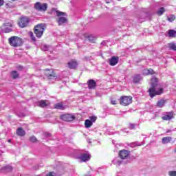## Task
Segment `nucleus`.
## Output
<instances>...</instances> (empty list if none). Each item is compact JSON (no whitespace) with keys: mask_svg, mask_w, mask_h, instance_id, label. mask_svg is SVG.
<instances>
[{"mask_svg":"<svg viewBox=\"0 0 176 176\" xmlns=\"http://www.w3.org/2000/svg\"><path fill=\"white\" fill-rule=\"evenodd\" d=\"M151 87L148 89V94L151 98L163 94V88H160L158 90H156V86H157V84L159 83V78L153 77L151 78Z\"/></svg>","mask_w":176,"mask_h":176,"instance_id":"nucleus-1","label":"nucleus"},{"mask_svg":"<svg viewBox=\"0 0 176 176\" xmlns=\"http://www.w3.org/2000/svg\"><path fill=\"white\" fill-rule=\"evenodd\" d=\"M8 43L12 47H19L23 45V39L17 36H12L8 38Z\"/></svg>","mask_w":176,"mask_h":176,"instance_id":"nucleus-2","label":"nucleus"},{"mask_svg":"<svg viewBox=\"0 0 176 176\" xmlns=\"http://www.w3.org/2000/svg\"><path fill=\"white\" fill-rule=\"evenodd\" d=\"M48 5L47 3H41V2H36L34 5V8L37 12H42L44 13V12H46L47 10Z\"/></svg>","mask_w":176,"mask_h":176,"instance_id":"nucleus-3","label":"nucleus"},{"mask_svg":"<svg viewBox=\"0 0 176 176\" xmlns=\"http://www.w3.org/2000/svg\"><path fill=\"white\" fill-rule=\"evenodd\" d=\"M34 34L37 38H42L43 32H45V25L43 24H38L34 28Z\"/></svg>","mask_w":176,"mask_h":176,"instance_id":"nucleus-4","label":"nucleus"},{"mask_svg":"<svg viewBox=\"0 0 176 176\" xmlns=\"http://www.w3.org/2000/svg\"><path fill=\"white\" fill-rule=\"evenodd\" d=\"M131 102H133V98L131 96H121L120 98V104L124 107L130 105Z\"/></svg>","mask_w":176,"mask_h":176,"instance_id":"nucleus-5","label":"nucleus"},{"mask_svg":"<svg viewBox=\"0 0 176 176\" xmlns=\"http://www.w3.org/2000/svg\"><path fill=\"white\" fill-rule=\"evenodd\" d=\"M45 76L49 80H52V79H57V74L55 73L54 70L46 69H45Z\"/></svg>","mask_w":176,"mask_h":176,"instance_id":"nucleus-6","label":"nucleus"},{"mask_svg":"<svg viewBox=\"0 0 176 176\" xmlns=\"http://www.w3.org/2000/svg\"><path fill=\"white\" fill-rule=\"evenodd\" d=\"M30 19L28 16H21L19 19L18 25L21 28H25L28 25Z\"/></svg>","mask_w":176,"mask_h":176,"instance_id":"nucleus-7","label":"nucleus"},{"mask_svg":"<svg viewBox=\"0 0 176 176\" xmlns=\"http://www.w3.org/2000/svg\"><path fill=\"white\" fill-rule=\"evenodd\" d=\"M60 118L61 120H64V122H72L76 119L75 116L72 114H63L60 116Z\"/></svg>","mask_w":176,"mask_h":176,"instance_id":"nucleus-8","label":"nucleus"},{"mask_svg":"<svg viewBox=\"0 0 176 176\" xmlns=\"http://www.w3.org/2000/svg\"><path fill=\"white\" fill-rule=\"evenodd\" d=\"M118 155H119L120 159H122L123 160H124L127 159V157H129V156H130V151H129L127 150L122 149L119 151Z\"/></svg>","mask_w":176,"mask_h":176,"instance_id":"nucleus-9","label":"nucleus"},{"mask_svg":"<svg viewBox=\"0 0 176 176\" xmlns=\"http://www.w3.org/2000/svg\"><path fill=\"white\" fill-rule=\"evenodd\" d=\"M67 66L69 69H76L78 68V61L75 59H72L67 63Z\"/></svg>","mask_w":176,"mask_h":176,"instance_id":"nucleus-10","label":"nucleus"},{"mask_svg":"<svg viewBox=\"0 0 176 176\" xmlns=\"http://www.w3.org/2000/svg\"><path fill=\"white\" fill-rule=\"evenodd\" d=\"M87 85L88 86V89L89 90H94L96 87H97V82H96L93 79H90L87 82Z\"/></svg>","mask_w":176,"mask_h":176,"instance_id":"nucleus-11","label":"nucleus"},{"mask_svg":"<svg viewBox=\"0 0 176 176\" xmlns=\"http://www.w3.org/2000/svg\"><path fill=\"white\" fill-rule=\"evenodd\" d=\"M119 63V57L118 56H112L111 59L109 60V64L111 67H114Z\"/></svg>","mask_w":176,"mask_h":176,"instance_id":"nucleus-12","label":"nucleus"},{"mask_svg":"<svg viewBox=\"0 0 176 176\" xmlns=\"http://www.w3.org/2000/svg\"><path fill=\"white\" fill-rule=\"evenodd\" d=\"M162 120H171L174 119V111H170L168 113V115H165L162 117Z\"/></svg>","mask_w":176,"mask_h":176,"instance_id":"nucleus-13","label":"nucleus"},{"mask_svg":"<svg viewBox=\"0 0 176 176\" xmlns=\"http://www.w3.org/2000/svg\"><path fill=\"white\" fill-rule=\"evenodd\" d=\"M49 105H50V103L46 100L38 101V107H40V108H45V107H49Z\"/></svg>","mask_w":176,"mask_h":176,"instance_id":"nucleus-14","label":"nucleus"},{"mask_svg":"<svg viewBox=\"0 0 176 176\" xmlns=\"http://www.w3.org/2000/svg\"><path fill=\"white\" fill-rule=\"evenodd\" d=\"M80 159L82 162H89L90 160V155L89 153H83L80 157Z\"/></svg>","mask_w":176,"mask_h":176,"instance_id":"nucleus-15","label":"nucleus"},{"mask_svg":"<svg viewBox=\"0 0 176 176\" xmlns=\"http://www.w3.org/2000/svg\"><path fill=\"white\" fill-rule=\"evenodd\" d=\"M16 135L19 137H24V135H25V131L21 127L18 128L16 129Z\"/></svg>","mask_w":176,"mask_h":176,"instance_id":"nucleus-16","label":"nucleus"},{"mask_svg":"<svg viewBox=\"0 0 176 176\" xmlns=\"http://www.w3.org/2000/svg\"><path fill=\"white\" fill-rule=\"evenodd\" d=\"M54 108L55 109H60V110H64V104L63 102H58L54 104Z\"/></svg>","mask_w":176,"mask_h":176,"instance_id":"nucleus-17","label":"nucleus"},{"mask_svg":"<svg viewBox=\"0 0 176 176\" xmlns=\"http://www.w3.org/2000/svg\"><path fill=\"white\" fill-rule=\"evenodd\" d=\"M10 75H11V77L12 78V79H17L20 76V75L16 70L12 71L10 72Z\"/></svg>","mask_w":176,"mask_h":176,"instance_id":"nucleus-18","label":"nucleus"},{"mask_svg":"<svg viewBox=\"0 0 176 176\" xmlns=\"http://www.w3.org/2000/svg\"><path fill=\"white\" fill-rule=\"evenodd\" d=\"M167 102V100H160L157 102V105L158 108H163L164 107V104Z\"/></svg>","mask_w":176,"mask_h":176,"instance_id":"nucleus-19","label":"nucleus"},{"mask_svg":"<svg viewBox=\"0 0 176 176\" xmlns=\"http://www.w3.org/2000/svg\"><path fill=\"white\" fill-rule=\"evenodd\" d=\"M143 74L144 75H153L155 72L152 69H145Z\"/></svg>","mask_w":176,"mask_h":176,"instance_id":"nucleus-20","label":"nucleus"},{"mask_svg":"<svg viewBox=\"0 0 176 176\" xmlns=\"http://www.w3.org/2000/svg\"><path fill=\"white\" fill-rule=\"evenodd\" d=\"M168 35L170 38H175L176 36V30H169L168 32Z\"/></svg>","mask_w":176,"mask_h":176,"instance_id":"nucleus-21","label":"nucleus"},{"mask_svg":"<svg viewBox=\"0 0 176 176\" xmlns=\"http://www.w3.org/2000/svg\"><path fill=\"white\" fill-rule=\"evenodd\" d=\"M57 23L58 25H61V24H64V23H67V18L60 17L57 20Z\"/></svg>","mask_w":176,"mask_h":176,"instance_id":"nucleus-22","label":"nucleus"},{"mask_svg":"<svg viewBox=\"0 0 176 176\" xmlns=\"http://www.w3.org/2000/svg\"><path fill=\"white\" fill-rule=\"evenodd\" d=\"M93 126V122H91L90 120H86L85 121V126L87 128V129H90V127H91Z\"/></svg>","mask_w":176,"mask_h":176,"instance_id":"nucleus-23","label":"nucleus"},{"mask_svg":"<svg viewBox=\"0 0 176 176\" xmlns=\"http://www.w3.org/2000/svg\"><path fill=\"white\" fill-rule=\"evenodd\" d=\"M173 140L171 137H165L162 138V144H168Z\"/></svg>","mask_w":176,"mask_h":176,"instance_id":"nucleus-24","label":"nucleus"},{"mask_svg":"<svg viewBox=\"0 0 176 176\" xmlns=\"http://www.w3.org/2000/svg\"><path fill=\"white\" fill-rule=\"evenodd\" d=\"M6 6L7 9H10L12 8H14L15 4L12 3V1H9L6 3Z\"/></svg>","mask_w":176,"mask_h":176,"instance_id":"nucleus-25","label":"nucleus"},{"mask_svg":"<svg viewBox=\"0 0 176 176\" xmlns=\"http://www.w3.org/2000/svg\"><path fill=\"white\" fill-rule=\"evenodd\" d=\"M141 80V76L140 74H136L133 76V82L138 83Z\"/></svg>","mask_w":176,"mask_h":176,"instance_id":"nucleus-26","label":"nucleus"},{"mask_svg":"<svg viewBox=\"0 0 176 176\" xmlns=\"http://www.w3.org/2000/svg\"><path fill=\"white\" fill-rule=\"evenodd\" d=\"M168 47L170 50H174V52H176V45L174 43H169L168 44Z\"/></svg>","mask_w":176,"mask_h":176,"instance_id":"nucleus-27","label":"nucleus"},{"mask_svg":"<svg viewBox=\"0 0 176 176\" xmlns=\"http://www.w3.org/2000/svg\"><path fill=\"white\" fill-rule=\"evenodd\" d=\"M165 10L164 8L161 7L159 10L157 12V16H162L163 13H164Z\"/></svg>","mask_w":176,"mask_h":176,"instance_id":"nucleus-28","label":"nucleus"},{"mask_svg":"<svg viewBox=\"0 0 176 176\" xmlns=\"http://www.w3.org/2000/svg\"><path fill=\"white\" fill-rule=\"evenodd\" d=\"M175 19H176L175 15H173V14L170 15L169 17H167V20L170 23H173V21H174Z\"/></svg>","mask_w":176,"mask_h":176,"instance_id":"nucleus-29","label":"nucleus"},{"mask_svg":"<svg viewBox=\"0 0 176 176\" xmlns=\"http://www.w3.org/2000/svg\"><path fill=\"white\" fill-rule=\"evenodd\" d=\"M4 27H13V21L6 22L3 23Z\"/></svg>","mask_w":176,"mask_h":176,"instance_id":"nucleus-30","label":"nucleus"},{"mask_svg":"<svg viewBox=\"0 0 176 176\" xmlns=\"http://www.w3.org/2000/svg\"><path fill=\"white\" fill-rule=\"evenodd\" d=\"M29 35L30 36V38H32V41L33 42H35L36 41V38H35V36H34V32H29Z\"/></svg>","mask_w":176,"mask_h":176,"instance_id":"nucleus-31","label":"nucleus"},{"mask_svg":"<svg viewBox=\"0 0 176 176\" xmlns=\"http://www.w3.org/2000/svg\"><path fill=\"white\" fill-rule=\"evenodd\" d=\"M30 142L35 143V142H38V139H36V137H35V136H32L30 138Z\"/></svg>","mask_w":176,"mask_h":176,"instance_id":"nucleus-32","label":"nucleus"},{"mask_svg":"<svg viewBox=\"0 0 176 176\" xmlns=\"http://www.w3.org/2000/svg\"><path fill=\"white\" fill-rule=\"evenodd\" d=\"M89 119L92 123H94L96 122V120H97V116H90Z\"/></svg>","mask_w":176,"mask_h":176,"instance_id":"nucleus-33","label":"nucleus"},{"mask_svg":"<svg viewBox=\"0 0 176 176\" xmlns=\"http://www.w3.org/2000/svg\"><path fill=\"white\" fill-rule=\"evenodd\" d=\"M56 16H58V17H60V16H64L65 14V13H64L63 12H60L58 10H56Z\"/></svg>","mask_w":176,"mask_h":176,"instance_id":"nucleus-34","label":"nucleus"},{"mask_svg":"<svg viewBox=\"0 0 176 176\" xmlns=\"http://www.w3.org/2000/svg\"><path fill=\"white\" fill-rule=\"evenodd\" d=\"M88 41L90 43H94V41H96V38L93 35H91V38H88Z\"/></svg>","mask_w":176,"mask_h":176,"instance_id":"nucleus-35","label":"nucleus"},{"mask_svg":"<svg viewBox=\"0 0 176 176\" xmlns=\"http://www.w3.org/2000/svg\"><path fill=\"white\" fill-rule=\"evenodd\" d=\"M168 175H170V176H176V170L169 171L168 172Z\"/></svg>","mask_w":176,"mask_h":176,"instance_id":"nucleus-36","label":"nucleus"},{"mask_svg":"<svg viewBox=\"0 0 176 176\" xmlns=\"http://www.w3.org/2000/svg\"><path fill=\"white\" fill-rule=\"evenodd\" d=\"M84 38H85V39L90 38H91V34H84Z\"/></svg>","mask_w":176,"mask_h":176,"instance_id":"nucleus-37","label":"nucleus"},{"mask_svg":"<svg viewBox=\"0 0 176 176\" xmlns=\"http://www.w3.org/2000/svg\"><path fill=\"white\" fill-rule=\"evenodd\" d=\"M6 170H7V171H12V170H13V168H12L11 166H7L5 167Z\"/></svg>","mask_w":176,"mask_h":176,"instance_id":"nucleus-38","label":"nucleus"},{"mask_svg":"<svg viewBox=\"0 0 176 176\" xmlns=\"http://www.w3.org/2000/svg\"><path fill=\"white\" fill-rule=\"evenodd\" d=\"M45 176H56V173L54 172H50Z\"/></svg>","mask_w":176,"mask_h":176,"instance_id":"nucleus-39","label":"nucleus"},{"mask_svg":"<svg viewBox=\"0 0 176 176\" xmlns=\"http://www.w3.org/2000/svg\"><path fill=\"white\" fill-rule=\"evenodd\" d=\"M12 30L10 28H5V32H6V33L12 32Z\"/></svg>","mask_w":176,"mask_h":176,"instance_id":"nucleus-40","label":"nucleus"},{"mask_svg":"<svg viewBox=\"0 0 176 176\" xmlns=\"http://www.w3.org/2000/svg\"><path fill=\"white\" fill-rule=\"evenodd\" d=\"M44 135L45 137H52V133H50L49 132H45V133H44Z\"/></svg>","mask_w":176,"mask_h":176,"instance_id":"nucleus-41","label":"nucleus"},{"mask_svg":"<svg viewBox=\"0 0 176 176\" xmlns=\"http://www.w3.org/2000/svg\"><path fill=\"white\" fill-rule=\"evenodd\" d=\"M111 102L112 105H116V100L111 99Z\"/></svg>","mask_w":176,"mask_h":176,"instance_id":"nucleus-42","label":"nucleus"},{"mask_svg":"<svg viewBox=\"0 0 176 176\" xmlns=\"http://www.w3.org/2000/svg\"><path fill=\"white\" fill-rule=\"evenodd\" d=\"M23 68L24 67H23V66H21V65H19V66L17 67V69L19 71H23Z\"/></svg>","mask_w":176,"mask_h":176,"instance_id":"nucleus-43","label":"nucleus"},{"mask_svg":"<svg viewBox=\"0 0 176 176\" xmlns=\"http://www.w3.org/2000/svg\"><path fill=\"white\" fill-rule=\"evenodd\" d=\"M3 3H5V1L3 0H0V8L1 6H3Z\"/></svg>","mask_w":176,"mask_h":176,"instance_id":"nucleus-44","label":"nucleus"},{"mask_svg":"<svg viewBox=\"0 0 176 176\" xmlns=\"http://www.w3.org/2000/svg\"><path fill=\"white\" fill-rule=\"evenodd\" d=\"M17 0H11L12 2H16Z\"/></svg>","mask_w":176,"mask_h":176,"instance_id":"nucleus-45","label":"nucleus"},{"mask_svg":"<svg viewBox=\"0 0 176 176\" xmlns=\"http://www.w3.org/2000/svg\"><path fill=\"white\" fill-rule=\"evenodd\" d=\"M12 142V140H8V142Z\"/></svg>","mask_w":176,"mask_h":176,"instance_id":"nucleus-46","label":"nucleus"},{"mask_svg":"<svg viewBox=\"0 0 176 176\" xmlns=\"http://www.w3.org/2000/svg\"><path fill=\"white\" fill-rule=\"evenodd\" d=\"M56 10L55 9H52V12H54Z\"/></svg>","mask_w":176,"mask_h":176,"instance_id":"nucleus-47","label":"nucleus"}]
</instances>
